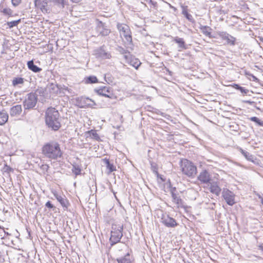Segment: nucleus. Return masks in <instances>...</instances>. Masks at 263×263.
<instances>
[{
    "instance_id": "1",
    "label": "nucleus",
    "mask_w": 263,
    "mask_h": 263,
    "mask_svg": "<svg viewBox=\"0 0 263 263\" xmlns=\"http://www.w3.org/2000/svg\"><path fill=\"white\" fill-rule=\"evenodd\" d=\"M42 154L45 158L50 160H58L62 158L63 152L58 142L50 141L44 145Z\"/></svg>"
},
{
    "instance_id": "2",
    "label": "nucleus",
    "mask_w": 263,
    "mask_h": 263,
    "mask_svg": "<svg viewBox=\"0 0 263 263\" xmlns=\"http://www.w3.org/2000/svg\"><path fill=\"white\" fill-rule=\"evenodd\" d=\"M45 122L49 128L58 130L61 125L58 110L53 107L48 108L45 112Z\"/></svg>"
},
{
    "instance_id": "3",
    "label": "nucleus",
    "mask_w": 263,
    "mask_h": 263,
    "mask_svg": "<svg viewBox=\"0 0 263 263\" xmlns=\"http://www.w3.org/2000/svg\"><path fill=\"white\" fill-rule=\"evenodd\" d=\"M181 170L185 175L193 178L197 174V167L191 161L184 159L181 161Z\"/></svg>"
},
{
    "instance_id": "4",
    "label": "nucleus",
    "mask_w": 263,
    "mask_h": 263,
    "mask_svg": "<svg viewBox=\"0 0 263 263\" xmlns=\"http://www.w3.org/2000/svg\"><path fill=\"white\" fill-rule=\"evenodd\" d=\"M123 224H112L110 237L111 245L116 244L120 241L121 238L123 236Z\"/></svg>"
},
{
    "instance_id": "5",
    "label": "nucleus",
    "mask_w": 263,
    "mask_h": 263,
    "mask_svg": "<svg viewBox=\"0 0 263 263\" xmlns=\"http://www.w3.org/2000/svg\"><path fill=\"white\" fill-rule=\"evenodd\" d=\"M117 28L119 31L120 36L124 37L127 43L131 44L132 43V37L129 27L124 24L118 23Z\"/></svg>"
},
{
    "instance_id": "6",
    "label": "nucleus",
    "mask_w": 263,
    "mask_h": 263,
    "mask_svg": "<svg viewBox=\"0 0 263 263\" xmlns=\"http://www.w3.org/2000/svg\"><path fill=\"white\" fill-rule=\"evenodd\" d=\"M37 102V96L33 93L28 94L23 102L25 109H30L34 108Z\"/></svg>"
},
{
    "instance_id": "7",
    "label": "nucleus",
    "mask_w": 263,
    "mask_h": 263,
    "mask_svg": "<svg viewBox=\"0 0 263 263\" xmlns=\"http://www.w3.org/2000/svg\"><path fill=\"white\" fill-rule=\"evenodd\" d=\"M222 195L228 205H233L235 203V194L229 190L223 189Z\"/></svg>"
},
{
    "instance_id": "8",
    "label": "nucleus",
    "mask_w": 263,
    "mask_h": 263,
    "mask_svg": "<svg viewBox=\"0 0 263 263\" xmlns=\"http://www.w3.org/2000/svg\"><path fill=\"white\" fill-rule=\"evenodd\" d=\"M197 179L202 183L209 184L211 181V175L208 170H203L200 172Z\"/></svg>"
},
{
    "instance_id": "9",
    "label": "nucleus",
    "mask_w": 263,
    "mask_h": 263,
    "mask_svg": "<svg viewBox=\"0 0 263 263\" xmlns=\"http://www.w3.org/2000/svg\"><path fill=\"white\" fill-rule=\"evenodd\" d=\"M218 35L222 40L227 41L228 44L234 46L235 44L236 38L225 31H219Z\"/></svg>"
},
{
    "instance_id": "10",
    "label": "nucleus",
    "mask_w": 263,
    "mask_h": 263,
    "mask_svg": "<svg viewBox=\"0 0 263 263\" xmlns=\"http://www.w3.org/2000/svg\"><path fill=\"white\" fill-rule=\"evenodd\" d=\"M161 222L166 227L168 228H174L177 226L176 220L170 217L168 215H163L161 218Z\"/></svg>"
},
{
    "instance_id": "11",
    "label": "nucleus",
    "mask_w": 263,
    "mask_h": 263,
    "mask_svg": "<svg viewBox=\"0 0 263 263\" xmlns=\"http://www.w3.org/2000/svg\"><path fill=\"white\" fill-rule=\"evenodd\" d=\"M95 91L98 95L107 98H111V96L112 95V92L110 90V87H109L101 86L99 88H96L95 89Z\"/></svg>"
},
{
    "instance_id": "12",
    "label": "nucleus",
    "mask_w": 263,
    "mask_h": 263,
    "mask_svg": "<svg viewBox=\"0 0 263 263\" xmlns=\"http://www.w3.org/2000/svg\"><path fill=\"white\" fill-rule=\"evenodd\" d=\"M96 30L98 34L102 36H106L110 32V30L107 29L104 24L101 21L98 22Z\"/></svg>"
},
{
    "instance_id": "13",
    "label": "nucleus",
    "mask_w": 263,
    "mask_h": 263,
    "mask_svg": "<svg viewBox=\"0 0 263 263\" xmlns=\"http://www.w3.org/2000/svg\"><path fill=\"white\" fill-rule=\"evenodd\" d=\"M57 200L60 203L64 210H67L70 203L64 195H61L57 193L53 194Z\"/></svg>"
},
{
    "instance_id": "14",
    "label": "nucleus",
    "mask_w": 263,
    "mask_h": 263,
    "mask_svg": "<svg viewBox=\"0 0 263 263\" xmlns=\"http://www.w3.org/2000/svg\"><path fill=\"white\" fill-rule=\"evenodd\" d=\"M176 189L175 187H173L171 189V193L172 197V201L176 204L177 208L183 206V201L180 198V197L178 194L175 193Z\"/></svg>"
},
{
    "instance_id": "15",
    "label": "nucleus",
    "mask_w": 263,
    "mask_h": 263,
    "mask_svg": "<svg viewBox=\"0 0 263 263\" xmlns=\"http://www.w3.org/2000/svg\"><path fill=\"white\" fill-rule=\"evenodd\" d=\"M35 6L40 9L42 12L48 13L49 12V9L47 6V3L45 0H35L34 2Z\"/></svg>"
},
{
    "instance_id": "16",
    "label": "nucleus",
    "mask_w": 263,
    "mask_h": 263,
    "mask_svg": "<svg viewBox=\"0 0 263 263\" xmlns=\"http://www.w3.org/2000/svg\"><path fill=\"white\" fill-rule=\"evenodd\" d=\"M209 184H210V192L212 193L215 194L217 196H218L220 194L221 190L220 187L219 186L217 182H216V181H213L212 182H210V183H209Z\"/></svg>"
},
{
    "instance_id": "17",
    "label": "nucleus",
    "mask_w": 263,
    "mask_h": 263,
    "mask_svg": "<svg viewBox=\"0 0 263 263\" xmlns=\"http://www.w3.org/2000/svg\"><path fill=\"white\" fill-rule=\"evenodd\" d=\"M97 57L104 59H109L111 58V55L109 53L106 52L102 47L100 48L96 52Z\"/></svg>"
},
{
    "instance_id": "18",
    "label": "nucleus",
    "mask_w": 263,
    "mask_h": 263,
    "mask_svg": "<svg viewBox=\"0 0 263 263\" xmlns=\"http://www.w3.org/2000/svg\"><path fill=\"white\" fill-rule=\"evenodd\" d=\"M22 111V106L21 105H16L10 108V115L12 117L20 115Z\"/></svg>"
},
{
    "instance_id": "19",
    "label": "nucleus",
    "mask_w": 263,
    "mask_h": 263,
    "mask_svg": "<svg viewBox=\"0 0 263 263\" xmlns=\"http://www.w3.org/2000/svg\"><path fill=\"white\" fill-rule=\"evenodd\" d=\"M116 49L120 53L123 54L124 58L127 62H129L130 61L131 54L127 50L121 46H118Z\"/></svg>"
},
{
    "instance_id": "20",
    "label": "nucleus",
    "mask_w": 263,
    "mask_h": 263,
    "mask_svg": "<svg viewBox=\"0 0 263 263\" xmlns=\"http://www.w3.org/2000/svg\"><path fill=\"white\" fill-rule=\"evenodd\" d=\"M173 41L178 44V48L180 49H186L185 43L183 38L175 36L173 37Z\"/></svg>"
},
{
    "instance_id": "21",
    "label": "nucleus",
    "mask_w": 263,
    "mask_h": 263,
    "mask_svg": "<svg viewBox=\"0 0 263 263\" xmlns=\"http://www.w3.org/2000/svg\"><path fill=\"white\" fill-rule=\"evenodd\" d=\"M27 66L29 70H31L34 72H39L42 70V68L39 67L36 65H34L33 61L31 60L27 62Z\"/></svg>"
},
{
    "instance_id": "22",
    "label": "nucleus",
    "mask_w": 263,
    "mask_h": 263,
    "mask_svg": "<svg viewBox=\"0 0 263 263\" xmlns=\"http://www.w3.org/2000/svg\"><path fill=\"white\" fill-rule=\"evenodd\" d=\"M8 117V114L5 110L0 111V125H3L7 122Z\"/></svg>"
},
{
    "instance_id": "23",
    "label": "nucleus",
    "mask_w": 263,
    "mask_h": 263,
    "mask_svg": "<svg viewBox=\"0 0 263 263\" xmlns=\"http://www.w3.org/2000/svg\"><path fill=\"white\" fill-rule=\"evenodd\" d=\"M118 263H131L130 256L128 253H126L123 257L117 259Z\"/></svg>"
},
{
    "instance_id": "24",
    "label": "nucleus",
    "mask_w": 263,
    "mask_h": 263,
    "mask_svg": "<svg viewBox=\"0 0 263 263\" xmlns=\"http://www.w3.org/2000/svg\"><path fill=\"white\" fill-rule=\"evenodd\" d=\"M201 32L205 35L211 37L212 29L207 26H201L200 28Z\"/></svg>"
},
{
    "instance_id": "25",
    "label": "nucleus",
    "mask_w": 263,
    "mask_h": 263,
    "mask_svg": "<svg viewBox=\"0 0 263 263\" xmlns=\"http://www.w3.org/2000/svg\"><path fill=\"white\" fill-rule=\"evenodd\" d=\"M49 89L50 92L58 93L60 88L57 84L51 83L49 86Z\"/></svg>"
},
{
    "instance_id": "26",
    "label": "nucleus",
    "mask_w": 263,
    "mask_h": 263,
    "mask_svg": "<svg viewBox=\"0 0 263 263\" xmlns=\"http://www.w3.org/2000/svg\"><path fill=\"white\" fill-rule=\"evenodd\" d=\"M182 13L189 21L191 22L194 21L192 15L187 12V9L185 8H183Z\"/></svg>"
},
{
    "instance_id": "27",
    "label": "nucleus",
    "mask_w": 263,
    "mask_h": 263,
    "mask_svg": "<svg viewBox=\"0 0 263 263\" xmlns=\"http://www.w3.org/2000/svg\"><path fill=\"white\" fill-rule=\"evenodd\" d=\"M88 133L91 138L94 139L97 141H99L100 140V136L95 130H91L88 132Z\"/></svg>"
},
{
    "instance_id": "28",
    "label": "nucleus",
    "mask_w": 263,
    "mask_h": 263,
    "mask_svg": "<svg viewBox=\"0 0 263 263\" xmlns=\"http://www.w3.org/2000/svg\"><path fill=\"white\" fill-rule=\"evenodd\" d=\"M239 151L240 153L243 155V156L248 160H252V155H251L249 152H246L243 150L242 148H240Z\"/></svg>"
},
{
    "instance_id": "29",
    "label": "nucleus",
    "mask_w": 263,
    "mask_h": 263,
    "mask_svg": "<svg viewBox=\"0 0 263 263\" xmlns=\"http://www.w3.org/2000/svg\"><path fill=\"white\" fill-rule=\"evenodd\" d=\"M249 120L256 123V124L260 126H263V121L260 120L256 117H251Z\"/></svg>"
},
{
    "instance_id": "30",
    "label": "nucleus",
    "mask_w": 263,
    "mask_h": 263,
    "mask_svg": "<svg viewBox=\"0 0 263 263\" xmlns=\"http://www.w3.org/2000/svg\"><path fill=\"white\" fill-rule=\"evenodd\" d=\"M21 20L19 19L16 21H13L11 22H7V24L9 26V28H13V27L17 26V25L20 23Z\"/></svg>"
},
{
    "instance_id": "31",
    "label": "nucleus",
    "mask_w": 263,
    "mask_h": 263,
    "mask_svg": "<svg viewBox=\"0 0 263 263\" xmlns=\"http://www.w3.org/2000/svg\"><path fill=\"white\" fill-rule=\"evenodd\" d=\"M105 162L107 165V167L109 170L110 173L116 171V167L113 165V164H111L108 160H106Z\"/></svg>"
},
{
    "instance_id": "32",
    "label": "nucleus",
    "mask_w": 263,
    "mask_h": 263,
    "mask_svg": "<svg viewBox=\"0 0 263 263\" xmlns=\"http://www.w3.org/2000/svg\"><path fill=\"white\" fill-rule=\"evenodd\" d=\"M98 82V79L95 76H89L86 79V83H95Z\"/></svg>"
},
{
    "instance_id": "33",
    "label": "nucleus",
    "mask_w": 263,
    "mask_h": 263,
    "mask_svg": "<svg viewBox=\"0 0 263 263\" xmlns=\"http://www.w3.org/2000/svg\"><path fill=\"white\" fill-rule=\"evenodd\" d=\"M24 83V79L22 78H15L12 81L14 86Z\"/></svg>"
},
{
    "instance_id": "34",
    "label": "nucleus",
    "mask_w": 263,
    "mask_h": 263,
    "mask_svg": "<svg viewBox=\"0 0 263 263\" xmlns=\"http://www.w3.org/2000/svg\"><path fill=\"white\" fill-rule=\"evenodd\" d=\"M72 172L76 176L80 175L81 173V169L78 166H73L72 169Z\"/></svg>"
},
{
    "instance_id": "35",
    "label": "nucleus",
    "mask_w": 263,
    "mask_h": 263,
    "mask_svg": "<svg viewBox=\"0 0 263 263\" xmlns=\"http://www.w3.org/2000/svg\"><path fill=\"white\" fill-rule=\"evenodd\" d=\"M151 170L153 172V173L157 176H159V173L158 172V167L157 165L155 163H151Z\"/></svg>"
},
{
    "instance_id": "36",
    "label": "nucleus",
    "mask_w": 263,
    "mask_h": 263,
    "mask_svg": "<svg viewBox=\"0 0 263 263\" xmlns=\"http://www.w3.org/2000/svg\"><path fill=\"white\" fill-rule=\"evenodd\" d=\"M128 62H130V64L136 69H137L141 64L140 62L137 59L135 60V61H132L130 59Z\"/></svg>"
},
{
    "instance_id": "37",
    "label": "nucleus",
    "mask_w": 263,
    "mask_h": 263,
    "mask_svg": "<svg viewBox=\"0 0 263 263\" xmlns=\"http://www.w3.org/2000/svg\"><path fill=\"white\" fill-rule=\"evenodd\" d=\"M49 2L53 3L57 5L64 6V0H48Z\"/></svg>"
},
{
    "instance_id": "38",
    "label": "nucleus",
    "mask_w": 263,
    "mask_h": 263,
    "mask_svg": "<svg viewBox=\"0 0 263 263\" xmlns=\"http://www.w3.org/2000/svg\"><path fill=\"white\" fill-rule=\"evenodd\" d=\"M2 12L5 15L11 16L12 15L13 11L10 8H4Z\"/></svg>"
},
{
    "instance_id": "39",
    "label": "nucleus",
    "mask_w": 263,
    "mask_h": 263,
    "mask_svg": "<svg viewBox=\"0 0 263 263\" xmlns=\"http://www.w3.org/2000/svg\"><path fill=\"white\" fill-rule=\"evenodd\" d=\"M22 0H11L12 4L13 6H17L21 3Z\"/></svg>"
},
{
    "instance_id": "40",
    "label": "nucleus",
    "mask_w": 263,
    "mask_h": 263,
    "mask_svg": "<svg viewBox=\"0 0 263 263\" xmlns=\"http://www.w3.org/2000/svg\"><path fill=\"white\" fill-rule=\"evenodd\" d=\"M46 207L49 208V209H53L55 208V207L53 206V205L51 203L50 201H47L45 204Z\"/></svg>"
},
{
    "instance_id": "41",
    "label": "nucleus",
    "mask_w": 263,
    "mask_h": 263,
    "mask_svg": "<svg viewBox=\"0 0 263 263\" xmlns=\"http://www.w3.org/2000/svg\"><path fill=\"white\" fill-rule=\"evenodd\" d=\"M241 93L247 94L249 92V90L245 89L242 87H240L238 89Z\"/></svg>"
},
{
    "instance_id": "42",
    "label": "nucleus",
    "mask_w": 263,
    "mask_h": 263,
    "mask_svg": "<svg viewBox=\"0 0 263 263\" xmlns=\"http://www.w3.org/2000/svg\"><path fill=\"white\" fill-rule=\"evenodd\" d=\"M0 230L3 231V233H4V235L1 234V236H2L3 238L5 237L6 235H9V233L8 232H5L4 228L0 226Z\"/></svg>"
},
{
    "instance_id": "43",
    "label": "nucleus",
    "mask_w": 263,
    "mask_h": 263,
    "mask_svg": "<svg viewBox=\"0 0 263 263\" xmlns=\"http://www.w3.org/2000/svg\"><path fill=\"white\" fill-rule=\"evenodd\" d=\"M48 168H49V166L48 165H47V164L43 165L42 166V168L43 170H47L48 169Z\"/></svg>"
},
{
    "instance_id": "44",
    "label": "nucleus",
    "mask_w": 263,
    "mask_h": 263,
    "mask_svg": "<svg viewBox=\"0 0 263 263\" xmlns=\"http://www.w3.org/2000/svg\"><path fill=\"white\" fill-rule=\"evenodd\" d=\"M233 87L235 88L236 89H237L238 90L239 88L241 87L238 84H234L233 85Z\"/></svg>"
},
{
    "instance_id": "45",
    "label": "nucleus",
    "mask_w": 263,
    "mask_h": 263,
    "mask_svg": "<svg viewBox=\"0 0 263 263\" xmlns=\"http://www.w3.org/2000/svg\"><path fill=\"white\" fill-rule=\"evenodd\" d=\"M245 102L247 103H248V104H249L250 105H253V104L255 103L254 102L251 101H245Z\"/></svg>"
},
{
    "instance_id": "46",
    "label": "nucleus",
    "mask_w": 263,
    "mask_h": 263,
    "mask_svg": "<svg viewBox=\"0 0 263 263\" xmlns=\"http://www.w3.org/2000/svg\"><path fill=\"white\" fill-rule=\"evenodd\" d=\"M36 92L37 93H39L40 94H41L42 93L44 92V91L43 89H37L36 91Z\"/></svg>"
},
{
    "instance_id": "47",
    "label": "nucleus",
    "mask_w": 263,
    "mask_h": 263,
    "mask_svg": "<svg viewBox=\"0 0 263 263\" xmlns=\"http://www.w3.org/2000/svg\"><path fill=\"white\" fill-rule=\"evenodd\" d=\"M73 3H78L80 2L81 0H71Z\"/></svg>"
},
{
    "instance_id": "48",
    "label": "nucleus",
    "mask_w": 263,
    "mask_h": 263,
    "mask_svg": "<svg viewBox=\"0 0 263 263\" xmlns=\"http://www.w3.org/2000/svg\"><path fill=\"white\" fill-rule=\"evenodd\" d=\"M257 196H258V198L259 199H260L261 202H262V200H263V197L260 195H258Z\"/></svg>"
},
{
    "instance_id": "49",
    "label": "nucleus",
    "mask_w": 263,
    "mask_h": 263,
    "mask_svg": "<svg viewBox=\"0 0 263 263\" xmlns=\"http://www.w3.org/2000/svg\"><path fill=\"white\" fill-rule=\"evenodd\" d=\"M259 249L261 250L263 254V246H259Z\"/></svg>"
},
{
    "instance_id": "50",
    "label": "nucleus",
    "mask_w": 263,
    "mask_h": 263,
    "mask_svg": "<svg viewBox=\"0 0 263 263\" xmlns=\"http://www.w3.org/2000/svg\"><path fill=\"white\" fill-rule=\"evenodd\" d=\"M169 6H170V7L171 8H173V9H174V10H175V9H175V7H174L173 6H172L171 4H169Z\"/></svg>"
},
{
    "instance_id": "51",
    "label": "nucleus",
    "mask_w": 263,
    "mask_h": 263,
    "mask_svg": "<svg viewBox=\"0 0 263 263\" xmlns=\"http://www.w3.org/2000/svg\"><path fill=\"white\" fill-rule=\"evenodd\" d=\"M64 89H65V90H68V87H65V88H64Z\"/></svg>"
},
{
    "instance_id": "52",
    "label": "nucleus",
    "mask_w": 263,
    "mask_h": 263,
    "mask_svg": "<svg viewBox=\"0 0 263 263\" xmlns=\"http://www.w3.org/2000/svg\"><path fill=\"white\" fill-rule=\"evenodd\" d=\"M0 233H2V235H4V233H3V231L0 230Z\"/></svg>"
}]
</instances>
